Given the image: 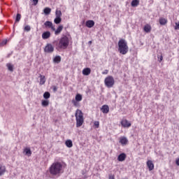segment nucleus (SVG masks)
I'll return each mask as SVG.
<instances>
[{
	"instance_id": "nucleus-1",
	"label": "nucleus",
	"mask_w": 179,
	"mask_h": 179,
	"mask_svg": "<svg viewBox=\"0 0 179 179\" xmlns=\"http://www.w3.org/2000/svg\"><path fill=\"white\" fill-rule=\"evenodd\" d=\"M49 173L51 176L59 177L64 173V166L61 162H54L49 168Z\"/></svg>"
},
{
	"instance_id": "nucleus-2",
	"label": "nucleus",
	"mask_w": 179,
	"mask_h": 179,
	"mask_svg": "<svg viewBox=\"0 0 179 179\" xmlns=\"http://www.w3.org/2000/svg\"><path fill=\"white\" fill-rule=\"evenodd\" d=\"M68 47H69V38L66 35H64L59 39L57 48L59 50H66Z\"/></svg>"
},
{
	"instance_id": "nucleus-3",
	"label": "nucleus",
	"mask_w": 179,
	"mask_h": 179,
	"mask_svg": "<svg viewBox=\"0 0 179 179\" xmlns=\"http://www.w3.org/2000/svg\"><path fill=\"white\" fill-rule=\"evenodd\" d=\"M118 51L122 55H125L128 53L129 48L128 47V43H127V41H125V39L121 38L118 41Z\"/></svg>"
},
{
	"instance_id": "nucleus-4",
	"label": "nucleus",
	"mask_w": 179,
	"mask_h": 179,
	"mask_svg": "<svg viewBox=\"0 0 179 179\" xmlns=\"http://www.w3.org/2000/svg\"><path fill=\"white\" fill-rule=\"evenodd\" d=\"M75 117L76 121V127L80 128V127H82L85 122L83 112H82L80 109H77L76 110Z\"/></svg>"
},
{
	"instance_id": "nucleus-5",
	"label": "nucleus",
	"mask_w": 179,
	"mask_h": 179,
	"mask_svg": "<svg viewBox=\"0 0 179 179\" xmlns=\"http://www.w3.org/2000/svg\"><path fill=\"white\" fill-rule=\"evenodd\" d=\"M105 86L108 88L113 87L114 85H115V80H114V77L113 76H107L104 80Z\"/></svg>"
},
{
	"instance_id": "nucleus-6",
	"label": "nucleus",
	"mask_w": 179,
	"mask_h": 179,
	"mask_svg": "<svg viewBox=\"0 0 179 179\" xmlns=\"http://www.w3.org/2000/svg\"><path fill=\"white\" fill-rule=\"evenodd\" d=\"M44 52L48 54L54 52V46L51 43H48L44 48Z\"/></svg>"
},
{
	"instance_id": "nucleus-7",
	"label": "nucleus",
	"mask_w": 179,
	"mask_h": 179,
	"mask_svg": "<svg viewBox=\"0 0 179 179\" xmlns=\"http://www.w3.org/2000/svg\"><path fill=\"white\" fill-rule=\"evenodd\" d=\"M120 124L123 128H129L132 124H131V122L128 121L127 119H123L120 122Z\"/></svg>"
},
{
	"instance_id": "nucleus-8",
	"label": "nucleus",
	"mask_w": 179,
	"mask_h": 179,
	"mask_svg": "<svg viewBox=\"0 0 179 179\" xmlns=\"http://www.w3.org/2000/svg\"><path fill=\"white\" fill-rule=\"evenodd\" d=\"M101 111L103 114H108V113L110 112V107H108V105H103L101 108Z\"/></svg>"
},
{
	"instance_id": "nucleus-9",
	"label": "nucleus",
	"mask_w": 179,
	"mask_h": 179,
	"mask_svg": "<svg viewBox=\"0 0 179 179\" xmlns=\"http://www.w3.org/2000/svg\"><path fill=\"white\" fill-rule=\"evenodd\" d=\"M119 142L122 146H125V145H128V138L125 136L120 137Z\"/></svg>"
},
{
	"instance_id": "nucleus-10",
	"label": "nucleus",
	"mask_w": 179,
	"mask_h": 179,
	"mask_svg": "<svg viewBox=\"0 0 179 179\" xmlns=\"http://www.w3.org/2000/svg\"><path fill=\"white\" fill-rule=\"evenodd\" d=\"M147 167L148 168L150 171H152V170H155V164H153V162H152V160L147 161Z\"/></svg>"
},
{
	"instance_id": "nucleus-11",
	"label": "nucleus",
	"mask_w": 179,
	"mask_h": 179,
	"mask_svg": "<svg viewBox=\"0 0 179 179\" xmlns=\"http://www.w3.org/2000/svg\"><path fill=\"white\" fill-rule=\"evenodd\" d=\"M51 37V32L50 31H46L42 34V38L43 40H47Z\"/></svg>"
},
{
	"instance_id": "nucleus-12",
	"label": "nucleus",
	"mask_w": 179,
	"mask_h": 179,
	"mask_svg": "<svg viewBox=\"0 0 179 179\" xmlns=\"http://www.w3.org/2000/svg\"><path fill=\"white\" fill-rule=\"evenodd\" d=\"M92 73V69L90 68H85L83 70V75L85 76H89V75Z\"/></svg>"
},
{
	"instance_id": "nucleus-13",
	"label": "nucleus",
	"mask_w": 179,
	"mask_h": 179,
	"mask_svg": "<svg viewBox=\"0 0 179 179\" xmlns=\"http://www.w3.org/2000/svg\"><path fill=\"white\" fill-rule=\"evenodd\" d=\"M127 159V154L122 153L117 157L118 162H124Z\"/></svg>"
},
{
	"instance_id": "nucleus-14",
	"label": "nucleus",
	"mask_w": 179,
	"mask_h": 179,
	"mask_svg": "<svg viewBox=\"0 0 179 179\" xmlns=\"http://www.w3.org/2000/svg\"><path fill=\"white\" fill-rule=\"evenodd\" d=\"M143 31L145 33H150L152 31V26L149 24H145L143 27Z\"/></svg>"
},
{
	"instance_id": "nucleus-15",
	"label": "nucleus",
	"mask_w": 179,
	"mask_h": 179,
	"mask_svg": "<svg viewBox=\"0 0 179 179\" xmlns=\"http://www.w3.org/2000/svg\"><path fill=\"white\" fill-rule=\"evenodd\" d=\"M85 26L87 27H88L89 29H92V27H93V26H94V21L90 20H87L85 23Z\"/></svg>"
},
{
	"instance_id": "nucleus-16",
	"label": "nucleus",
	"mask_w": 179,
	"mask_h": 179,
	"mask_svg": "<svg viewBox=\"0 0 179 179\" xmlns=\"http://www.w3.org/2000/svg\"><path fill=\"white\" fill-rule=\"evenodd\" d=\"M167 18H164V17H160L159 19V24H161V26H164L166 24H167Z\"/></svg>"
},
{
	"instance_id": "nucleus-17",
	"label": "nucleus",
	"mask_w": 179,
	"mask_h": 179,
	"mask_svg": "<svg viewBox=\"0 0 179 179\" xmlns=\"http://www.w3.org/2000/svg\"><path fill=\"white\" fill-rule=\"evenodd\" d=\"M62 30H64V25H59L55 31V36H58V34H61V31H62Z\"/></svg>"
},
{
	"instance_id": "nucleus-18",
	"label": "nucleus",
	"mask_w": 179,
	"mask_h": 179,
	"mask_svg": "<svg viewBox=\"0 0 179 179\" xmlns=\"http://www.w3.org/2000/svg\"><path fill=\"white\" fill-rule=\"evenodd\" d=\"M5 173H6V166L1 165L0 166V177L1 176H3Z\"/></svg>"
},
{
	"instance_id": "nucleus-19",
	"label": "nucleus",
	"mask_w": 179,
	"mask_h": 179,
	"mask_svg": "<svg viewBox=\"0 0 179 179\" xmlns=\"http://www.w3.org/2000/svg\"><path fill=\"white\" fill-rule=\"evenodd\" d=\"M24 153H25L27 156H31V150L29 148H26L24 149Z\"/></svg>"
},
{
	"instance_id": "nucleus-20",
	"label": "nucleus",
	"mask_w": 179,
	"mask_h": 179,
	"mask_svg": "<svg viewBox=\"0 0 179 179\" xmlns=\"http://www.w3.org/2000/svg\"><path fill=\"white\" fill-rule=\"evenodd\" d=\"M40 83H39V84L41 85H44L45 83V76H42V75H40Z\"/></svg>"
},
{
	"instance_id": "nucleus-21",
	"label": "nucleus",
	"mask_w": 179,
	"mask_h": 179,
	"mask_svg": "<svg viewBox=\"0 0 179 179\" xmlns=\"http://www.w3.org/2000/svg\"><path fill=\"white\" fill-rule=\"evenodd\" d=\"M83 96H82V94H77L76 95V97H75V100H76V101H79V102H80V101H82V100H83Z\"/></svg>"
},
{
	"instance_id": "nucleus-22",
	"label": "nucleus",
	"mask_w": 179,
	"mask_h": 179,
	"mask_svg": "<svg viewBox=\"0 0 179 179\" xmlns=\"http://www.w3.org/2000/svg\"><path fill=\"white\" fill-rule=\"evenodd\" d=\"M65 145L67 148H72V146H73V143H72L71 140L66 141Z\"/></svg>"
},
{
	"instance_id": "nucleus-23",
	"label": "nucleus",
	"mask_w": 179,
	"mask_h": 179,
	"mask_svg": "<svg viewBox=\"0 0 179 179\" xmlns=\"http://www.w3.org/2000/svg\"><path fill=\"white\" fill-rule=\"evenodd\" d=\"M53 62L55 64H59V62H61V56H56L54 59H53Z\"/></svg>"
},
{
	"instance_id": "nucleus-24",
	"label": "nucleus",
	"mask_w": 179,
	"mask_h": 179,
	"mask_svg": "<svg viewBox=\"0 0 179 179\" xmlns=\"http://www.w3.org/2000/svg\"><path fill=\"white\" fill-rule=\"evenodd\" d=\"M54 22L55 24H59V23L62 22V19L61 18V17H56L54 20Z\"/></svg>"
},
{
	"instance_id": "nucleus-25",
	"label": "nucleus",
	"mask_w": 179,
	"mask_h": 179,
	"mask_svg": "<svg viewBox=\"0 0 179 179\" xmlns=\"http://www.w3.org/2000/svg\"><path fill=\"white\" fill-rule=\"evenodd\" d=\"M138 5H139V0H133L131 1V6L134 8L138 6Z\"/></svg>"
},
{
	"instance_id": "nucleus-26",
	"label": "nucleus",
	"mask_w": 179,
	"mask_h": 179,
	"mask_svg": "<svg viewBox=\"0 0 179 179\" xmlns=\"http://www.w3.org/2000/svg\"><path fill=\"white\" fill-rule=\"evenodd\" d=\"M6 66H7L8 71H10V72H13V64H10V63H8L6 64Z\"/></svg>"
},
{
	"instance_id": "nucleus-27",
	"label": "nucleus",
	"mask_w": 179,
	"mask_h": 179,
	"mask_svg": "<svg viewBox=\"0 0 179 179\" xmlns=\"http://www.w3.org/2000/svg\"><path fill=\"white\" fill-rule=\"evenodd\" d=\"M43 12L45 15H50L51 13V8L46 7L44 8Z\"/></svg>"
},
{
	"instance_id": "nucleus-28",
	"label": "nucleus",
	"mask_w": 179,
	"mask_h": 179,
	"mask_svg": "<svg viewBox=\"0 0 179 179\" xmlns=\"http://www.w3.org/2000/svg\"><path fill=\"white\" fill-rule=\"evenodd\" d=\"M41 104L43 107H48V106L50 104V101L43 100Z\"/></svg>"
},
{
	"instance_id": "nucleus-29",
	"label": "nucleus",
	"mask_w": 179,
	"mask_h": 179,
	"mask_svg": "<svg viewBox=\"0 0 179 179\" xmlns=\"http://www.w3.org/2000/svg\"><path fill=\"white\" fill-rule=\"evenodd\" d=\"M44 26H45V27H48V28L50 29V27H52V23L51 22V21H46V22L44 23Z\"/></svg>"
},
{
	"instance_id": "nucleus-30",
	"label": "nucleus",
	"mask_w": 179,
	"mask_h": 179,
	"mask_svg": "<svg viewBox=\"0 0 179 179\" xmlns=\"http://www.w3.org/2000/svg\"><path fill=\"white\" fill-rule=\"evenodd\" d=\"M72 103L73 104L74 107H80V105L79 104V101H76L75 99H73Z\"/></svg>"
},
{
	"instance_id": "nucleus-31",
	"label": "nucleus",
	"mask_w": 179,
	"mask_h": 179,
	"mask_svg": "<svg viewBox=\"0 0 179 179\" xmlns=\"http://www.w3.org/2000/svg\"><path fill=\"white\" fill-rule=\"evenodd\" d=\"M55 15L56 17H61L62 16V13L59 10H56Z\"/></svg>"
},
{
	"instance_id": "nucleus-32",
	"label": "nucleus",
	"mask_w": 179,
	"mask_h": 179,
	"mask_svg": "<svg viewBox=\"0 0 179 179\" xmlns=\"http://www.w3.org/2000/svg\"><path fill=\"white\" fill-rule=\"evenodd\" d=\"M43 97L44 99H50V97H51V94H50V92H45L44 94H43Z\"/></svg>"
},
{
	"instance_id": "nucleus-33",
	"label": "nucleus",
	"mask_w": 179,
	"mask_h": 179,
	"mask_svg": "<svg viewBox=\"0 0 179 179\" xmlns=\"http://www.w3.org/2000/svg\"><path fill=\"white\" fill-rule=\"evenodd\" d=\"M20 19H22V15L17 13L15 17V23H17V22H20Z\"/></svg>"
},
{
	"instance_id": "nucleus-34",
	"label": "nucleus",
	"mask_w": 179,
	"mask_h": 179,
	"mask_svg": "<svg viewBox=\"0 0 179 179\" xmlns=\"http://www.w3.org/2000/svg\"><path fill=\"white\" fill-rule=\"evenodd\" d=\"M24 31H30L31 30V27L30 25H26L24 28Z\"/></svg>"
},
{
	"instance_id": "nucleus-35",
	"label": "nucleus",
	"mask_w": 179,
	"mask_h": 179,
	"mask_svg": "<svg viewBox=\"0 0 179 179\" xmlns=\"http://www.w3.org/2000/svg\"><path fill=\"white\" fill-rule=\"evenodd\" d=\"M8 43V40H3L2 42L0 43V47H3V45H6Z\"/></svg>"
},
{
	"instance_id": "nucleus-36",
	"label": "nucleus",
	"mask_w": 179,
	"mask_h": 179,
	"mask_svg": "<svg viewBox=\"0 0 179 179\" xmlns=\"http://www.w3.org/2000/svg\"><path fill=\"white\" fill-rule=\"evenodd\" d=\"M94 127H95L96 128H99V127H100V122H99V121H95V122H94Z\"/></svg>"
},
{
	"instance_id": "nucleus-37",
	"label": "nucleus",
	"mask_w": 179,
	"mask_h": 179,
	"mask_svg": "<svg viewBox=\"0 0 179 179\" xmlns=\"http://www.w3.org/2000/svg\"><path fill=\"white\" fill-rule=\"evenodd\" d=\"M159 62H162L163 61V55L161 53V55H157Z\"/></svg>"
},
{
	"instance_id": "nucleus-38",
	"label": "nucleus",
	"mask_w": 179,
	"mask_h": 179,
	"mask_svg": "<svg viewBox=\"0 0 179 179\" xmlns=\"http://www.w3.org/2000/svg\"><path fill=\"white\" fill-rule=\"evenodd\" d=\"M108 179H115V176L113 174H109Z\"/></svg>"
},
{
	"instance_id": "nucleus-39",
	"label": "nucleus",
	"mask_w": 179,
	"mask_h": 179,
	"mask_svg": "<svg viewBox=\"0 0 179 179\" xmlns=\"http://www.w3.org/2000/svg\"><path fill=\"white\" fill-rule=\"evenodd\" d=\"M175 30H179V22L176 23Z\"/></svg>"
},
{
	"instance_id": "nucleus-40",
	"label": "nucleus",
	"mask_w": 179,
	"mask_h": 179,
	"mask_svg": "<svg viewBox=\"0 0 179 179\" xmlns=\"http://www.w3.org/2000/svg\"><path fill=\"white\" fill-rule=\"evenodd\" d=\"M32 2H34V6H36L38 3V0H32Z\"/></svg>"
},
{
	"instance_id": "nucleus-41",
	"label": "nucleus",
	"mask_w": 179,
	"mask_h": 179,
	"mask_svg": "<svg viewBox=\"0 0 179 179\" xmlns=\"http://www.w3.org/2000/svg\"><path fill=\"white\" fill-rule=\"evenodd\" d=\"M51 30H52V31H55V26H54L52 24V27H50Z\"/></svg>"
},
{
	"instance_id": "nucleus-42",
	"label": "nucleus",
	"mask_w": 179,
	"mask_h": 179,
	"mask_svg": "<svg viewBox=\"0 0 179 179\" xmlns=\"http://www.w3.org/2000/svg\"><path fill=\"white\" fill-rule=\"evenodd\" d=\"M108 73V70H105L103 72H102V75H107Z\"/></svg>"
},
{
	"instance_id": "nucleus-43",
	"label": "nucleus",
	"mask_w": 179,
	"mask_h": 179,
	"mask_svg": "<svg viewBox=\"0 0 179 179\" xmlns=\"http://www.w3.org/2000/svg\"><path fill=\"white\" fill-rule=\"evenodd\" d=\"M58 88L56 86H53V92H57Z\"/></svg>"
},
{
	"instance_id": "nucleus-44",
	"label": "nucleus",
	"mask_w": 179,
	"mask_h": 179,
	"mask_svg": "<svg viewBox=\"0 0 179 179\" xmlns=\"http://www.w3.org/2000/svg\"><path fill=\"white\" fill-rule=\"evenodd\" d=\"M176 163L177 166H179V158L176 159Z\"/></svg>"
},
{
	"instance_id": "nucleus-45",
	"label": "nucleus",
	"mask_w": 179,
	"mask_h": 179,
	"mask_svg": "<svg viewBox=\"0 0 179 179\" xmlns=\"http://www.w3.org/2000/svg\"><path fill=\"white\" fill-rule=\"evenodd\" d=\"M88 43L89 44H92V41H90Z\"/></svg>"
}]
</instances>
